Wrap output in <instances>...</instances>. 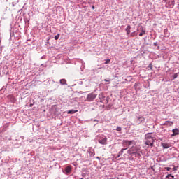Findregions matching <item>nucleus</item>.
Masks as SVG:
<instances>
[{
  "instance_id": "obj_26",
  "label": "nucleus",
  "mask_w": 179,
  "mask_h": 179,
  "mask_svg": "<svg viewBox=\"0 0 179 179\" xmlns=\"http://www.w3.org/2000/svg\"><path fill=\"white\" fill-rule=\"evenodd\" d=\"M92 9H94V6H92Z\"/></svg>"
},
{
  "instance_id": "obj_22",
  "label": "nucleus",
  "mask_w": 179,
  "mask_h": 179,
  "mask_svg": "<svg viewBox=\"0 0 179 179\" xmlns=\"http://www.w3.org/2000/svg\"><path fill=\"white\" fill-rule=\"evenodd\" d=\"M178 77V73H176L173 75V79H176V78Z\"/></svg>"
},
{
  "instance_id": "obj_12",
  "label": "nucleus",
  "mask_w": 179,
  "mask_h": 179,
  "mask_svg": "<svg viewBox=\"0 0 179 179\" xmlns=\"http://www.w3.org/2000/svg\"><path fill=\"white\" fill-rule=\"evenodd\" d=\"M126 32L127 36L131 34V25H128L126 28Z\"/></svg>"
},
{
  "instance_id": "obj_5",
  "label": "nucleus",
  "mask_w": 179,
  "mask_h": 179,
  "mask_svg": "<svg viewBox=\"0 0 179 179\" xmlns=\"http://www.w3.org/2000/svg\"><path fill=\"white\" fill-rule=\"evenodd\" d=\"M145 145H147V146H153V138L150 137V139H147Z\"/></svg>"
},
{
  "instance_id": "obj_24",
  "label": "nucleus",
  "mask_w": 179,
  "mask_h": 179,
  "mask_svg": "<svg viewBox=\"0 0 179 179\" xmlns=\"http://www.w3.org/2000/svg\"><path fill=\"white\" fill-rule=\"evenodd\" d=\"M166 169L167 171H170V170H171V168H170V167H166Z\"/></svg>"
},
{
  "instance_id": "obj_13",
  "label": "nucleus",
  "mask_w": 179,
  "mask_h": 179,
  "mask_svg": "<svg viewBox=\"0 0 179 179\" xmlns=\"http://www.w3.org/2000/svg\"><path fill=\"white\" fill-rule=\"evenodd\" d=\"M127 149H128V148H122L121 150V151L119 152L117 157H120V156H121V155H122V153H124V150H127Z\"/></svg>"
},
{
  "instance_id": "obj_6",
  "label": "nucleus",
  "mask_w": 179,
  "mask_h": 179,
  "mask_svg": "<svg viewBox=\"0 0 179 179\" xmlns=\"http://www.w3.org/2000/svg\"><path fill=\"white\" fill-rule=\"evenodd\" d=\"M72 171V166H69L65 168V174H71Z\"/></svg>"
},
{
  "instance_id": "obj_23",
  "label": "nucleus",
  "mask_w": 179,
  "mask_h": 179,
  "mask_svg": "<svg viewBox=\"0 0 179 179\" xmlns=\"http://www.w3.org/2000/svg\"><path fill=\"white\" fill-rule=\"evenodd\" d=\"M110 61H111V60H110V59H106V62H105V64H110Z\"/></svg>"
},
{
  "instance_id": "obj_21",
  "label": "nucleus",
  "mask_w": 179,
  "mask_h": 179,
  "mask_svg": "<svg viewBox=\"0 0 179 179\" xmlns=\"http://www.w3.org/2000/svg\"><path fill=\"white\" fill-rule=\"evenodd\" d=\"M59 34H58L57 35H56L55 36V40H58V38H59Z\"/></svg>"
},
{
  "instance_id": "obj_7",
  "label": "nucleus",
  "mask_w": 179,
  "mask_h": 179,
  "mask_svg": "<svg viewBox=\"0 0 179 179\" xmlns=\"http://www.w3.org/2000/svg\"><path fill=\"white\" fill-rule=\"evenodd\" d=\"M145 122V117H143V116H141L137 118L136 123L138 124H141V122Z\"/></svg>"
},
{
  "instance_id": "obj_28",
  "label": "nucleus",
  "mask_w": 179,
  "mask_h": 179,
  "mask_svg": "<svg viewBox=\"0 0 179 179\" xmlns=\"http://www.w3.org/2000/svg\"><path fill=\"white\" fill-rule=\"evenodd\" d=\"M81 179H83V178H81Z\"/></svg>"
},
{
  "instance_id": "obj_16",
  "label": "nucleus",
  "mask_w": 179,
  "mask_h": 179,
  "mask_svg": "<svg viewBox=\"0 0 179 179\" xmlns=\"http://www.w3.org/2000/svg\"><path fill=\"white\" fill-rule=\"evenodd\" d=\"M166 178H169V179H173L174 178V176L171 175V174H168L166 177Z\"/></svg>"
},
{
  "instance_id": "obj_18",
  "label": "nucleus",
  "mask_w": 179,
  "mask_h": 179,
  "mask_svg": "<svg viewBox=\"0 0 179 179\" xmlns=\"http://www.w3.org/2000/svg\"><path fill=\"white\" fill-rule=\"evenodd\" d=\"M150 138H152V136H150V134H148L145 135V138L146 139H150Z\"/></svg>"
},
{
  "instance_id": "obj_19",
  "label": "nucleus",
  "mask_w": 179,
  "mask_h": 179,
  "mask_svg": "<svg viewBox=\"0 0 179 179\" xmlns=\"http://www.w3.org/2000/svg\"><path fill=\"white\" fill-rule=\"evenodd\" d=\"M122 128H121V127H117V128H116V131H122Z\"/></svg>"
},
{
  "instance_id": "obj_8",
  "label": "nucleus",
  "mask_w": 179,
  "mask_h": 179,
  "mask_svg": "<svg viewBox=\"0 0 179 179\" xmlns=\"http://www.w3.org/2000/svg\"><path fill=\"white\" fill-rule=\"evenodd\" d=\"M99 143L101 144V145H107V138L105 137L102 139H99Z\"/></svg>"
},
{
  "instance_id": "obj_17",
  "label": "nucleus",
  "mask_w": 179,
  "mask_h": 179,
  "mask_svg": "<svg viewBox=\"0 0 179 179\" xmlns=\"http://www.w3.org/2000/svg\"><path fill=\"white\" fill-rule=\"evenodd\" d=\"M146 33V31L143 29L141 30V32L139 34L140 37H142V36H143V34H145Z\"/></svg>"
},
{
  "instance_id": "obj_15",
  "label": "nucleus",
  "mask_w": 179,
  "mask_h": 179,
  "mask_svg": "<svg viewBox=\"0 0 179 179\" xmlns=\"http://www.w3.org/2000/svg\"><path fill=\"white\" fill-rule=\"evenodd\" d=\"M61 85H66V80L65 79H61L60 80Z\"/></svg>"
},
{
  "instance_id": "obj_9",
  "label": "nucleus",
  "mask_w": 179,
  "mask_h": 179,
  "mask_svg": "<svg viewBox=\"0 0 179 179\" xmlns=\"http://www.w3.org/2000/svg\"><path fill=\"white\" fill-rule=\"evenodd\" d=\"M173 134H171V136H176V135H178L179 134V129H173L172 130Z\"/></svg>"
},
{
  "instance_id": "obj_4",
  "label": "nucleus",
  "mask_w": 179,
  "mask_h": 179,
  "mask_svg": "<svg viewBox=\"0 0 179 179\" xmlns=\"http://www.w3.org/2000/svg\"><path fill=\"white\" fill-rule=\"evenodd\" d=\"M141 153H142V151H141V150H140L138 151L131 152V155H132L133 156H135V157H138V159H141Z\"/></svg>"
},
{
  "instance_id": "obj_10",
  "label": "nucleus",
  "mask_w": 179,
  "mask_h": 179,
  "mask_svg": "<svg viewBox=\"0 0 179 179\" xmlns=\"http://www.w3.org/2000/svg\"><path fill=\"white\" fill-rule=\"evenodd\" d=\"M163 125H169V127H173V125H174V122L172 121H166Z\"/></svg>"
},
{
  "instance_id": "obj_2",
  "label": "nucleus",
  "mask_w": 179,
  "mask_h": 179,
  "mask_svg": "<svg viewBox=\"0 0 179 179\" xmlns=\"http://www.w3.org/2000/svg\"><path fill=\"white\" fill-rule=\"evenodd\" d=\"M96 97H97V94L94 93H90L87 95V101H93V100Z\"/></svg>"
},
{
  "instance_id": "obj_25",
  "label": "nucleus",
  "mask_w": 179,
  "mask_h": 179,
  "mask_svg": "<svg viewBox=\"0 0 179 179\" xmlns=\"http://www.w3.org/2000/svg\"><path fill=\"white\" fill-rule=\"evenodd\" d=\"M154 45L156 47L157 45V43H154Z\"/></svg>"
},
{
  "instance_id": "obj_11",
  "label": "nucleus",
  "mask_w": 179,
  "mask_h": 179,
  "mask_svg": "<svg viewBox=\"0 0 179 179\" xmlns=\"http://www.w3.org/2000/svg\"><path fill=\"white\" fill-rule=\"evenodd\" d=\"M161 145L164 149H169V148L170 147V144L166 143H162Z\"/></svg>"
},
{
  "instance_id": "obj_20",
  "label": "nucleus",
  "mask_w": 179,
  "mask_h": 179,
  "mask_svg": "<svg viewBox=\"0 0 179 179\" xmlns=\"http://www.w3.org/2000/svg\"><path fill=\"white\" fill-rule=\"evenodd\" d=\"M135 36H137V34H136L135 32H132V33L130 34V36H131V37H135Z\"/></svg>"
},
{
  "instance_id": "obj_3",
  "label": "nucleus",
  "mask_w": 179,
  "mask_h": 179,
  "mask_svg": "<svg viewBox=\"0 0 179 179\" xmlns=\"http://www.w3.org/2000/svg\"><path fill=\"white\" fill-rule=\"evenodd\" d=\"M139 150L140 149L138 148V146H133L128 150V153L129 155H132L134 152H139Z\"/></svg>"
},
{
  "instance_id": "obj_14",
  "label": "nucleus",
  "mask_w": 179,
  "mask_h": 179,
  "mask_svg": "<svg viewBox=\"0 0 179 179\" xmlns=\"http://www.w3.org/2000/svg\"><path fill=\"white\" fill-rule=\"evenodd\" d=\"M75 113H78V110H68L67 112V113L69 114H75Z\"/></svg>"
},
{
  "instance_id": "obj_27",
  "label": "nucleus",
  "mask_w": 179,
  "mask_h": 179,
  "mask_svg": "<svg viewBox=\"0 0 179 179\" xmlns=\"http://www.w3.org/2000/svg\"><path fill=\"white\" fill-rule=\"evenodd\" d=\"M0 44H1V39H0Z\"/></svg>"
},
{
  "instance_id": "obj_1",
  "label": "nucleus",
  "mask_w": 179,
  "mask_h": 179,
  "mask_svg": "<svg viewBox=\"0 0 179 179\" xmlns=\"http://www.w3.org/2000/svg\"><path fill=\"white\" fill-rule=\"evenodd\" d=\"M122 145L123 146H124V148H129V146L132 145H135V141L131 140H123L122 141Z\"/></svg>"
}]
</instances>
